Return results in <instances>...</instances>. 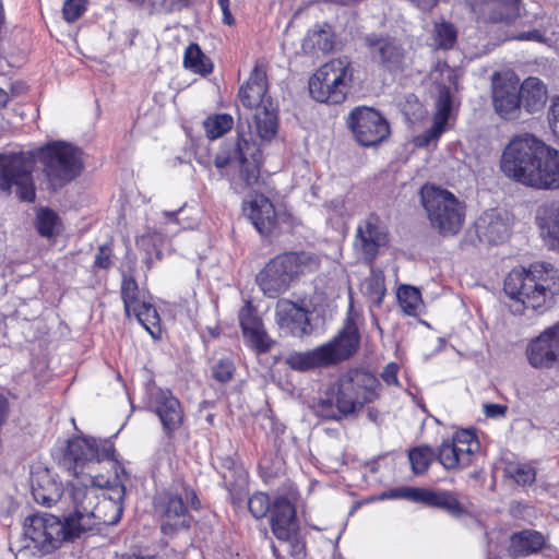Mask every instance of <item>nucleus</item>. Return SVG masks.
Wrapping results in <instances>:
<instances>
[{
  "mask_svg": "<svg viewBox=\"0 0 559 559\" xmlns=\"http://www.w3.org/2000/svg\"><path fill=\"white\" fill-rule=\"evenodd\" d=\"M43 166L47 189L57 192L84 170L83 152L70 142L55 140L29 151L0 153V193L9 197L15 188L21 202L36 200L34 169Z\"/></svg>",
  "mask_w": 559,
  "mask_h": 559,
  "instance_id": "nucleus-1",
  "label": "nucleus"
},
{
  "mask_svg": "<svg viewBox=\"0 0 559 559\" xmlns=\"http://www.w3.org/2000/svg\"><path fill=\"white\" fill-rule=\"evenodd\" d=\"M500 169L523 186L559 189V151L534 134L513 136L502 151Z\"/></svg>",
  "mask_w": 559,
  "mask_h": 559,
  "instance_id": "nucleus-2",
  "label": "nucleus"
},
{
  "mask_svg": "<svg viewBox=\"0 0 559 559\" xmlns=\"http://www.w3.org/2000/svg\"><path fill=\"white\" fill-rule=\"evenodd\" d=\"M506 295L513 301L510 311L524 314L531 310L543 314L551 309L559 296V269L544 261L531 263L527 267L515 266L503 282Z\"/></svg>",
  "mask_w": 559,
  "mask_h": 559,
  "instance_id": "nucleus-3",
  "label": "nucleus"
},
{
  "mask_svg": "<svg viewBox=\"0 0 559 559\" xmlns=\"http://www.w3.org/2000/svg\"><path fill=\"white\" fill-rule=\"evenodd\" d=\"M379 389L380 382L371 371L349 368L321 393L318 413L325 419L340 420L374 402L380 395Z\"/></svg>",
  "mask_w": 559,
  "mask_h": 559,
  "instance_id": "nucleus-4",
  "label": "nucleus"
},
{
  "mask_svg": "<svg viewBox=\"0 0 559 559\" xmlns=\"http://www.w3.org/2000/svg\"><path fill=\"white\" fill-rule=\"evenodd\" d=\"M360 341L357 322L348 314L342 329L329 342L306 352H292L286 356L285 364L298 372L336 366L356 355Z\"/></svg>",
  "mask_w": 559,
  "mask_h": 559,
  "instance_id": "nucleus-5",
  "label": "nucleus"
},
{
  "mask_svg": "<svg viewBox=\"0 0 559 559\" xmlns=\"http://www.w3.org/2000/svg\"><path fill=\"white\" fill-rule=\"evenodd\" d=\"M269 62L261 58L254 63L248 79L238 91L241 105L252 112V122L259 136L272 140L278 128L277 107L269 94Z\"/></svg>",
  "mask_w": 559,
  "mask_h": 559,
  "instance_id": "nucleus-6",
  "label": "nucleus"
},
{
  "mask_svg": "<svg viewBox=\"0 0 559 559\" xmlns=\"http://www.w3.org/2000/svg\"><path fill=\"white\" fill-rule=\"evenodd\" d=\"M201 501L195 489L186 481L173 484L155 492L153 510L159 523L160 533L176 536L188 532L193 523L191 511H199Z\"/></svg>",
  "mask_w": 559,
  "mask_h": 559,
  "instance_id": "nucleus-7",
  "label": "nucleus"
},
{
  "mask_svg": "<svg viewBox=\"0 0 559 559\" xmlns=\"http://www.w3.org/2000/svg\"><path fill=\"white\" fill-rule=\"evenodd\" d=\"M320 257L307 251H287L272 258L257 275V283L269 298H277L300 276L320 269Z\"/></svg>",
  "mask_w": 559,
  "mask_h": 559,
  "instance_id": "nucleus-8",
  "label": "nucleus"
},
{
  "mask_svg": "<svg viewBox=\"0 0 559 559\" xmlns=\"http://www.w3.org/2000/svg\"><path fill=\"white\" fill-rule=\"evenodd\" d=\"M237 163V174L231 178L230 185L237 193H242L260 183L261 168L263 166L262 152L251 139L237 133L235 139H226L214 157L217 169Z\"/></svg>",
  "mask_w": 559,
  "mask_h": 559,
  "instance_id": "nucleus-9",
  "label": "nucleus"
},
{
  "mask_svg": "<svg viewBox=\"0 0 559 559\" xmlns=\"http://www.w3.org/2000/svg\"><path fill=\"white\" fill-rule=\"evenodd\" d=\"M73 521V519H67V516L61 520L59 516L47 512L26 516L23 523L25 547L43 556L52 554L63 543L81 537V527L74 526Z\"/></svg>",
  "mask_w": 559,
  "mask_h": 559,
  "instance_id": "nucleus-10",
  "label": "nucleus"
},
{
  "mask_svg": "<svg viewBox=\"0 0 559 559\" xmlns=\"http://www.w3.org/2000/svg\"><path fill=\"white\" fill-rule=\"evenodd\" d=\"M419 197L431 228L439 235L450 237L461 231L466 206L451 191L426 183L420 188Z\"/></svg>",
  "mask_w": 559,
  "mask_h": 559,
  "instance_id": "nucleus-11",
  "label": "nucleus"
},
{
  "mask_svg": "<svg viewBox=\"0 0 559 559\" xmlns=\"http://www.w3.org/2000/svg\"><path fill=\"white\" fill-rule=\"evenodd\" d=\"M352 83V62L347 57H338L325 62L312 74L309 93L319 103L340 105L346 100Z\"/></svg>",
  "mask_w": 559,
  "mask_h": 559,
  "instance_id": "nucleus-12",
  "label": "nucleus"
},
{
  "mask_svg": "<svg viewBox=\"0 0 559 559\" xmlns=\"http://www.w3.org/2000/svg\"><path fill=\"white\" fill-rule=\"evenodd\" d=\"M61 464L75 477L91 463L108 461L117 471L122 468L116 457L115 444L109 440L78 436L68 440L60 459Z\"/></svg>",
  "mask_w": 559,
  "mask_h": 559,
  "instance_id": "nucleus-13",
  "label": "nucleus"
},
{
  "mask_svg": "<svg viewBox=\"0 0 559 559\" xmlns=\"http://www.w3.org/2000/svg\"><path fill=\"white\" fill-rule=\"evenodd\" d=\"M385 496L389 498H404L429 508L439 509L455 520L472 515V502L467 498H461L453 490L405 487L393 489Z\"/></svg>",
  "mask_w": 559,
  "mask_h": 559,
  "instance_id": "nucleus-14",
  "label": "nucleus"
},
{
  "mask_svg": "<svg viewBox=\"0 0 559 559\" xmlns=\"http://www.w3.org/2000/svg\"><path fill=\"white\" fill-rule=\"evenodd\" d=\"M147 400L148 407L159 419L163 433L167 439L165 450L175 452L176 435L186 423V413L180 400L170 389L158 386L150 389Z\"/></svg>",
  "mask_w": 559,
  "mask_h": 559,
  "instance_id": "nucleus-15",
  "label": "nucleus"
},
{
  "mask_svg": "<svg viewBox=\"0 0 559 559\" xmlns=\"http://www.w3.org/2000/svg\"><path fill=\"white\" fill-rule=\"evenodd\" d=\"M480 442L474 430L459 429L438 445V463L448 472L469 467L476 461Z\"/></svg>",
  "mask_w": 559,
  "mask_h": 559,
  "instance_id": "nucleus-16",
  "label": "nucleus"
},
{
  "mask_svg": "<svg viewBox=\"0 0 559 559\" xmlns=\"http://www.w3.org/2000/svg\"><path fill=\"white\" fill-rule=\"evenodd\" d=\"M93 484L99 488H107L109 492H100L98 499L91 509V527L93 525H115L123 514V498L126 487L120 483L118 473L115 476L104 478L103 475H93Z\"/></svg>",
  "mask_w": 559,
  "mask_h": 559,
  "instance_id": "nucleus-17",
  "label": "nucleus"
},
{
  "mask_svg": "<svg viewBox=\"0 0 559 559\" xmlns=\"http://www.w3.org/2000/svg\"><path fill=\"white\" fill-rule=\"evenodd\" d=\"M347 126L357 143L364 147L378 146L391 134L389 121L372 107L353 108L347 118Z\"/></svg>",
  "mask_w": 559,
  "mask_h": 559,
  "instance_id": "nucleus-18",
  "label": "nucleus"
},
{
  "mask_svg": "<svg viewBox=\"0 0 559 559\" xmlns=\"http://www.w3.org/2000/svg\"><path fill=\"white\" fill-rule=\"evenodd\" d=\"M390 242V233L386 224L374 213H369L357 225L354 237V248L368 263H373L380 249Z\"/></svg>",
  "mask_w": 559,
  "mask_h": 559,
  "instance_id": "nucleus-19",
  "label": "nucleus"
},
{
  "mask_svg": "<svg viewBox=\"0 0 559 559\" xmlns=\"http://www.w3.org/2000/svg\"><path fill=\"white\" fill-rule=\"evenodd\" d=\"M491 103L495 112L503 120L521 117L520 80L514 74L495 72L491 76Z\"/></svg>",
  "mask_w": 559,
  "mask_h": 559,
  "instance_id": "nucleus-20",
  "label": "nucleus"
},
{
  "mask_svg": "<svg viewBox=\"0 0 559 559\" xmlns=\"http://www.w3.org/2000/svg\"><path fill=\"white\" fill-rule=\"evenodd\" d=\"M242 211L262 238L272 239L281 235L280 214L264 193H252L243 201Z\"/></svg>",
  "mask_w": 559,
  "mask_h": 559,
  "instance_id": "nucleus-21",
  "label": "nucleus"
},
{
  "mask_svg": "<svg viewBox=\"0 0 559 559\" xmlns=\"http://www.w3.org/2000/svg\"><path fill=\"white\" fill-rule=\"evenodd\" d=\"M364 40L371 60L379 67L388 72L403 71L405 49L395 37L372 33Z\"/></svg>",
  "mask_w": 559,
  "mask_h": 559,
  "instance_id": "nucleus-22",
  "label": "nucleus"
},
{
  "mask_svg": "<svg viewBox=\"0 0 559 559\" xmlns=\"http://www.w3.org/2000/svg\"><path fill=\"white\" fill-rule=\"evenodd\" d=\"M526 357L536 369H551L559 364V321L530 342Z\"/></svg>",
  "mask_w": 559,
  "mask_h": 559,
  "instance_id": "nucleus-23",
  "label": "nucleus"
},
{
  "mask_svg": "<svg viewBox=\"0 0 559 559\" xmlns=\"http://www.w3.org/2000/svg\"><path fill=\"white\" fill-rule=\"evenodd\" d=\"M70 497L73 503V512L67 515V519H73L74 526H79L83 534L91 528V509L95 506L99 490L96 485H84L80 481H70Z\"/></svg>",
  "mask_w": 559,
  "mask_h": 559,
  "instance_id": "nucleus-24",
  "label": "nucleus"
},
{
  "mask_svg": "<svg viewBox=\"0 0 559 559\" xmlns=\"http://www.w3.org/2000/svg\"><path fill=\"white\" fill-rule=\"evenodd\" d=\"M269 524L277 540L288 538L289 534L300 530L296 504L286 495L277 496L273 500Z\"/></svg>",
  "mask_w": 559,
  "mask_h": 559,
  "instance_id": "nucleus-25",
  "label": "nucleus"
},
{
  "mask_svg": "<svg viewBox=\"0 0 559 559\" xmlns=\"http://www.w3.org/2000/svg\"><path fill=\"white\" fill-rule=\"evenodd\" d=\"M474 13L488 10L487 21L493 24H512L520 16V0H466Z\"/></svg>",
  "mask_w": 559,
  "mask_h": 559,
  "instance_id": "nucleus-26",
  "label": "nucleus"
},
{
  "mask_svg": "<svg viewBox=\"0 0 559 559\" xmlns=\"http://www.w3.org/2000/svg\"><path fill=\"white\" fill-rule=\"evenodd\" d=\"M546 546L547 539L542 532L524 528L510 535L507 551L513 559L526 558L540 552Z\"/></svg>",
  "mask_w": 559,
  "mask_h": 559,
  "instance_id": "nucleus-27",
  "label": "nucleus"
},
{
  "mask_svg": "<svg viewBox=\"0 0 559 559\" xmlns=\"http://www.w3.org/2000/svg\"><path fill=\"white\" fill-rule=\"evenodd\" d=\"M452 109V96L448 87L440 91L437 99V110L433 115L432 126L416 136L418 146H427L437 140L444 131Z\"/></svg>",
  "mask_w": 559,
  "mask_h": 559,
  "instance_id": "nucleus-28",
  "label": "nucleus"
},
{
  "mask_svg": "<svg viewBox=\"0 0 559 559\" xmlns=\"http://www.w3.org/2000/svg\"><path fill=\"white\" fill-rule=\"evenodd\" d=\"M521 110L534 115L543 110L548 98L547 86L536 76L520 82Z\"/></svg>",
  "mask_w": 559,
  "mask_h": 559,
  "instance_id": "nucleus-29",
  "label": "nucleus"
},
{
  "mask_svg": "<svg viewBox=\"0 0 559 559\" xmlns=\"http://www.w3.org/2000/svg\"><path fill=\"white\" fill-rule=\"evenodd\" d=\"M476 229L478 236L491 245L501 243L509 237L508 224L496 211L484 213L476 223Z\"/></svg>",
  "mask_w": 559,
  "mask_h": 559,
  "instance_id": "nucleus-30",
  "label": "nucleus"
},
{
  "mask_svg": "<svg viewBox=\"0 0 559 559\" xmlns=\"http://www.w3.org/2000/svg\"><path fill=\"white\" fill-rule=\"evenodd\" d=\"M62 485L53 480L48 471L32 480L34 500L45 507H51L62 496Z\"/></svg>",
  "mask_w": 559,
  "mask_h": 559,
  "instance_id": "nucleus-31",
  "label": "nucleus"
},
{
  "mask_svg": "<svg viewBox=\"0 0 559 559\" xmlns=\"http://www.w3.org/2000/svg\"><path fill=\"white\" fill-rule=\"evenodd\" d=\"M278 323L289 329L295 336H301L310 332V319L308 311L295 302H287V307L280 313Z\"/></svg>",
  "mask_w": 559,
  "mask_h": 559,
  "instance_id": "nucleus-32",
  "label": "nucleus"
},
{
  "mask_svg": "<svg viewBox=\"0 0 559 559\" xmlns=\"http://www.w3.org/2000/svg\"><path fill=\"white\" fill-rule=\"evenodd\" d=\"M222 478L231 503L235 506L240 504L248 491L249 484V475L242 463L229 472H222Z\"/></svg>",
  "mask_w": 559,
  "mask_h": 559,
  "instance_id": "nucleus-33",
  "label": "nucleus"
},
{
  "mask_svg": "<svg viewBox=\"0 0 559 559\" xmlns=\"http://www.w3.org/2000/svg\"><path fill=\"white\" fill-rule=\"evenodd\" d=\"M222 478L231 503L235 506L240 504L248 491L249 484V475L242 463L229 472H222Z\"/></svg>",
  "mask_w": 559,
  "mask_h": 559,
  "instance_id": "nucleus-34",
  "label": "nucleus"
},
{
  "mask_svg": "<svg viewBox=\"0 0 559 559\" xmlns=\"http://www.w3.org/2000/svg\"><path fill=\"white\" fill-rule=\"evenodd\" d=\"M542 230H546L551 249L559 250V202L544 204L537 214Z\"/></svg>",
  "mask_w": 559,
  "mask_h": 559,
  "instance_id": "nucleus-35",
  "label": "nucleus"
},
{
  "mask_svg": "<svg viewBox=\"0 0 559 559\" xmlns=\"http://www.w3.org/2000/svg\"><path fill=\"white\" fill-rule=\"evenodd\" d=\"M182 66L191 73L201 76H207L214 71L213 61L203 52L200 45L197 43H190L186 47Z\"/></svg>",
  "mask_w": 559,
  "mask_h": 559,
  "instance_id": "nucleus-36",
  "label": "nucleus"
},
{
  "mask_svg": "<svg viewBox=\"0 0 559 559\" xmlns=\"http://www.w3.org/2000/svg\"><path fill=\"white\" fill-rule=\"evenodd\" d=\"M438 448L435 450L429 444H419L407 450V459L411 471L416 476L426 475L433 462H438Z\"/></svg>",
  "mask_w": 559,
  "mask_h": 559,
  "instance_id": "nucleus-37",
  "label": "nucleus"
},
{
  "mask_svg": "<svg viewBox=\"0 0 559 559\" xmlns=\"http://www.w3.org/2000/svg\"><path fill=\"white\" fill-rule=\"evenodd\" d=\"M120 297L123 302V309L127 317L131 316V310L146 300L145 293L140 288L134 275L122 272L120 283Z\"/></svg>",
  "mask_w": 559,
  "mask_h": 559,
  "instance_id": "nucleus-38",
  "label": "nucleus"
},
{
  "mask_svg": "<svg viewBox=\"0 0 559 559\" xmlns=\"http://www.w3.org/2000/svg\"><path fill=\"white\" fill-rule=\"evenodd\" d=\"M35 228L39 236L51 239L61 234L63 224L52 209L40 207L36 212Z\"/></svg>",
  "mask_w": 559,
  "mask_h": 559,
  "instance_id": "nucleus-39",
  "label": "nucleus"
},
{
  "mask_svg": "<svg viewBox=\"0 0 559 559\" xmlns=\"http://www.w3.org/2000/svg\"><path fill=\"white\" fill-rule=\"evenodd\" d=\"M139 323L152 335L160 332V318L156 307L145 300L131 310Z\"/></svg>",
  "mask_w": 559,
  "mask_h": 559,
  "instance_id": "nucleus-40",
  "label": "nucleus"
},
{
  "mask_svg": "<svg viewBox=\"0 0 559 559\" xmlns=\"http://www.w3.org/2000/svg\"><path fill=\"white\" fill-rule=\"evenodd\" d=\"M233 127L234 119L231 115L226 112L210 115L203 121L205 134L212 141L225 135Z\"/></svg>",
  "mask_w": 559,
  "mask_h": 559,
  "instance_id": "nucleus-41",
  "label": "nucleus"
},
{
  "mask_svg": "<svg viewBox=\"0 0 559 559\" xmlns=\"http://www.w3.org/2000/svg\"><path fill=\"white\" fill-rule=\"evenodd\" d=\"M246 345L257 355L267 354L276 342L269 335L265 325L249 332L242 333Z\"/></svg>",
  "mask_w": 559,
  "mask_h": 559,
  "instance_id": "nucleus-42",
  "label": "nucleus"
},
{
  "mask_svg": "<svg viewBox=\"0 0 559 559\" xmlns=\"http://www.w3.org/2000/svg\"><path fill=\"white\" fill-rule=\"evenodd\" d=\"M246 345L257 355L267 354L276 342L269 335L265 325L249 332L242 333Z\"/></svg>",
  "mask_w": 559,
  "mask_h": 559,
  "instance_id": "nucleus-43",
  "label": "nucleus"
},
{
  "mask_svg": "<svg viewBox=\"0 0 559 559\" xmlns=\"http://www.w3.org/2000/svg\"><path fill=\"white\" fill-rule=\"evenodd\" d=\"M400 307L407 316H416L423 304L421 293L417 287L402 285L397 290Z\"/></svg>",
  "mask_w": 559,
  "mask_h": 559,
  "instance_id": "nucleus-44",
  "label": "nucleus"
},
{
  "mask_svg": "<svg viewBox=\"0 0 559 559\" xmlns=\"http://www.w3.org/2000/svg\"><path fill=\"white\" fill-rule=\"evenodd\" d=\"M433 39L436 46L442 50H450L457 41V29L448 21L435 24Z\"/></svg>",
  "mask_w": 559,
  "mask_h": 559,
  "instance_id": "nucleus-45",
  "label": "nucleus"
},
{
  "mask_svg": "<svg viewBox=\"0 0 559 559\" xmlns=\"http://www.w3.org/2000/svg\"><path fill=\"white\" fill-rule=\"evenodd\" d=\"M305 45H309L311 49L330 52L334 48L333 34L321 26L314 27L308 32Z\"/></svg>",
  "mask_w": 559,
  "mask_h": 559,
  "instance_id": "nucleus-46",
  "label": "nucleus"
},
{
  "mask_svg": "<svg viewBox=\"0 0 559 559\" xmlns=\"http://www.w3.org/2000/svg\"><path fill=\"white\" fill-rule=\"evenodd\" d=\"M238 321L241 334L264 326L263 319L259 316L257 308L251 301H246V304L240 308L238 312Z\"/></svg>",
  "mask_w": 559,
  "mask_h": 559,
  "instance_id": "nucleus-47",
  "label": "nucleus"
},
{
  "mask_svg": "<svg viewBox=\"0 0 559 559\" xmlns=\"http://www.w3.org/2000/svg\"><path fill=\"white\" fill-rule=\"evenodd\" d=\"M248 509L251 515L257 520L264 519L272 512V502L267 493L257 491L248 499Z\"/></svg>",
  "mask_w": 559,
  "mask_h": 559,
  "instance_id": "nucleus-48",
  "label": "nucleus"
},
{
  "mask_svg": "<svg viewBox=\"0 0 559 559\" xmlns=\"http://www.w3.org/2000/svg\"><path fill=\"white\" fill-rule=\"evenodd\" d=\"M509 476L521 486L532 485L536 479V471L528 464L518 463L507 469Z\"/></svg>",
  "mask_w": 559,
  "mask_h": 559,
  "instance_id": "nucleus-49",
  "label": "nucleus"
},
{
  "mask_svg": "<svg viewBox=\"0 0 559 559\" xmlns=\"http://www.w3.org/2000/svg\"><path fill=\"white\" fill-rule=\"evenodd\" d=\"M280 542L288 544V554L294 559H306L307 557V542L301 530L289 534L288 538H281Z\"/></svg>",
  "mask_w": 559,
  "mask_h": 559,
  "instance_id": "nucleus-50",
  "label": "nucleus"
},
{
  "mask_svg": "<svg viewBox=\"0 0 559 559\" xmlns=\"http://www.w3.org/2000/svg\"><path fill=\"white\" fill-rule=\"evenodd\" d=\"M87 0H64L62 15L68 23L76 22L86 11Z\"/></svg>",
  "mask_w": 559,
  "mask_h": 559,
  "instance_id": "nucleus-51",
  "label": "nucleus"
},
{
  "mask_svg": "<svg viewBox=\"0 0 559 559\" xmlns=\"http://www.w3.org/2000/svg\"><path fill=\"white\" fill-rule=\"evenodd\" d=\"M235 370V365L230 358H221L212 367V377L221 383H227L233 379Z\"/></svg>",
  "mask_w": 559,
  "mask_h": 559,
  "instance_id": "nucleus-52",
  "label": "nucleus"
},
{
  "mask_svg": "<svg viewBox=\"0 0 559 559\" xmlns=\"http://www.w3.org/2000/svg\"><path fill=\"white\" fill-rule=\"evenodd\" d=\"M114 257L115 254L111 241L100 245L97 249V253L95 254L93 267L99 270L111 269L114 265Z\"/></svg>",
  "mask_w": 559,
  "mask_h": 559,
  "instance_id": "nucleus-53",
  "label": "nucleus"
},
{
  "mask_svg": "<svg viewBox=\"0 0 559 559\" xmlns=\"http://www.w3.org/2000/svg\"><path fill=\"white\" fill-rule=\"evenodd\" d=\"M548 124L554 135L559 139V97H555L548 109Z\"/></svg>",
  "mask_w": 559,
  "mask_h": 559,
  "instance_id": "nucleus-54",
  "label": "nucleus"
},
{
  "mask_svg": "<svg viewBox=\"0 0 559 559\" xmlns=\"http://www.w3.org/2000/svg\"><path fill=\"white\" fill-rule=\"evenodd\" d=\"M399 365L396 362H389L381 372V379L388 384V385H400L399 381Z\"/></svg>",
  "mask_w": 559,
  "mask_h": 559,
  "instance_id": "nucleus-55",
  "label": "nucleus"
},
{
  "mask_svg": "<svg viewBox=\"0 0 559 559\" xmlns=\"http://www.w3.org/2000/svg\"><path fill=\"white\" fill-rule=\"evenodd\" d=\"M507 411V405L496 403L484 404V414L490 418L503 417L506 416Z\"/></svg>",
  "mask_w": 559,
  "mask_h": 559,
  "instance_id": "nucleus-56",
  "label": "nucleus"
},
{
  "mask_svg": "<svg viewBox=\"0 0 559 559\" xmlns=\"http://www.w3.org/2000/svg\"><path fill=\"white\" fill-rule=\"evenodd\" d=\"M218 5L223 12V21L227 25H234L235 19L229 9V0H217Z\"/></svg>",
  "mask_w": 559,
  "mask_h": 559,
  "instance_id": "nucleus-57",
  "label": "nucleus"
},
{
  "mask_svg": "<svg viewBox=\"0 0 559 559\" xmlns=\"http://www.w3.org/2000/svg\"><path fill=\"white\" fill-rule=\"evenodd\" d=\"M241 462L236 455H227L221 459V467L223 472H229L230 469L235 468L237 465H239Z\"/></svg>",
  "mask_w": 559,
  "mask_h": 559,
  "instance_id": "nucleus-58",
  "label": "nucleus"
},
{
  "mask_svg": "<svg viewBox=\"0 0 559 559\" xmlns=\"http://www.w3.org/2000/svg\"><path fill=\"white\" fill-rule=\"evenodd\" d=\"M420 10L427 11L433 9L440 0H409Z\"/></svg>",
  "mask_w": 559,
  "mask_h": 559,
  "instance_id": "nucleus-59",
  "label": "nucleus"
},
{
  "mask_svg": "<svg viewBox=\"0 0 559 559\" xmlns=\"http://www.w3.org/2000/svg\"><path fill=\"white\" fill-rule=\"evenodd\" d=\"M10 100V96L7 91L0 87V110L7 106Z\"/></svg>",
  "mask_w": 559,
  "mask_h": 559,
  "instance_id": "nucleus-60",
  "label": "nucleus"
},
{
  "mask_svg": "<svg viewBox=\"0 0 559 559\" xmlns=\"http://www.w3.org/2000/svg\"><path fill=\"white\" fill-rule=\"evenodd\" d=\"M207 333L212 338H218L222 334V330L218 325L215 326H207L206 328Z\"/></svg>",
  "mask_w": 559,
  "mask_h": 559,
  "instance_id": "nucleus-61",
  "label": "nucleus"
},
{
  "mask_svg": "<svg viewBox=\"0 0 559 559\" xmlns=\"http://www.w3.org/2000/svg\"><path fill=\"white\" fill-rule=\"evenodd\" d=\"M271 548H272L273 556L276 559H281V552H280L278 548L274 544H272Z\"/></svg>",
  "mask_w": 559,
  "mask_h": 559,
  "instance_id": "nucleus-62",
  "label": "nucleus"
},
{
  "mask_svg": "<svg viewBox=\"0 0 559 559\" xmlns=\"http://www.w3.org/2000/svg\"><path fill=\"white\" fill-rule=\"evenodd\" d=\"M214 419H215V415L214 414H209L206 416V421L210 426H213L214 425Z\"/></svg>",
  "mask_w": 559,
  "mask_h": 559,
  "instance_id": "nucleus-63",
  "label": "nucleus"
},
{
  "mask_svg": "<svg viewBox=\"0 0 559 559\" xmlns=\"http://www.w3.org/2000/svg\"><path fill=\"white\" fill-rule=\"evenodd\" d=\"M145 556H140V555H128L126 556L123 559H144Z\"/></svg>",
  "mask_w": 559,
  "mask_h": 559,
  "instance_id": "nucleus-64",
  "label": "nucleus"
}]
</instances>
